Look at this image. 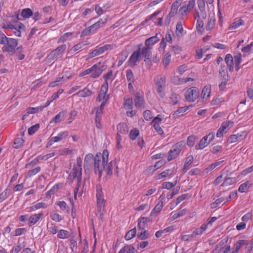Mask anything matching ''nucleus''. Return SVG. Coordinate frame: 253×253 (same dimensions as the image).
Returning <instances> with one entry per match:
<instances>
[{
    "mask_svg": "<svg viewBox=\"0 0 253 253\" xmlns=\"http://www.w3.org/2000/svg\"><path fill=\"white\" fill-rule=\"evenodd\" d=\"M0 44H4L2 47V51L8 52L10 55L15 54L19 60H21L25 57L22 54L23 48L22 45L17 47L18 41L15 39L7 38L5 35L0 31Z\"/></svg>",
    "mask_w": 253,
    "mask_h": 253,
    "instance_id": "f257e3e1",
    "label": "nucleus"
},
{
    "mask_svg": "<svg viewBox=\"0 0 253 253\" xmlns=\"http://www.w3.org/2000/svg\"><path fill=\"white\" fill-rule=\"evenodd\" d=\"M108 156L109 153L106 149L103 150L102 154L97 153L96 154V159L93 166L94 172L98 175L99 178H100L103 171L105 169V166L108 161Z\"/></svg>",
    "mask_w": 253,
    "mask_h": 253,
    "instance_id": "f03ea898",
    "label": "nucleus"
},
{
    "mask_svg": "<svg viewBox=\"0 0 253 253\" xmlns=\"http://www.w3.org/2000/svg\"><path fill=\"white\" fill-rule=\"evenodd\" d=\"M106 68V65L101 64L100 62H98L93 65L90 68L82 72L80 76L83 77L91 73L90 77L91 78H96L102 74Z\"/></svg>",
    "mask_w": 253,
    "mask_h": 253,
    "instance_id": "7ed1b4c3",
    "label": "nucleus"
},
{
    "mask_svg": "<svg viewBox=\"0 0 253 253\" xmlns=\"http://www.w3.org/2000/svg\"><path fill=\"white\" fill-rule=\"evenodd\" d=\"M155 84L156 86V90L159 96L164 98L165 96L164 92L166 87V78L163 75H159L155 77L154 79Z\"/></svg>",
    "mask_w": 253,
    "mask_h": 253,
    "instance_id": "20e7f679",
    "label": "nucleus"
},
{
    "mask_svg": "<svg viewBox=\"0 0 253 253\" xmlns=\"http://www.w3.org/2000/svg\"><path fill=\"white\" fill-rule=\"evenodd\" d=\"M96 198L98 211H101L104 208L105 200L101 186L99 184L96 185Z\"/></svg>",
    "mask_w": 253,
    "mask_h": 253,
    "instance_id": "39448f33",
    "label": "nucleus"
},
{
    "mask_svg": "<svg viewBox=\"0 0 253 253\" xmlns=\"http://www.w3.org/2000/svg\"><path fill=\"white\" fill-rule=\"evenodd\" d=\"M66 48V45L63 44L51 51L46 58L47 61L48 62H50L52 60H54L57 57L63 53Z\"/></svg>",
    "mask_w": 253,
    "mask_h": 253,
    "instance_id": "423d86ee",
    "label": "nucleus"
},
{
    "mask_svg": "<svg viewBox=\"0 0 253 253\" xmlns=\"http://www.w3.org/2000/svg\"><path fill=\"white\" fill-rule=\"evenodd\" d=\"M199 91L197 87H192L189 88L185 93L186 99L190 101H194L199 96Z\"/></svg>",
    "mask_w": 253,
    "mask_h": 253,
    "instance_id": "0eeeda50",
    "label": "nucleus"
},
{
    "mask_svg": "<svg viewBox=\"0 0 253 253\" xmlns=\"http://www.w3.org/2000/svg\"><path fill=\"white\" fill-rule=\"evenodd\" d=\"M76 178L77 179V184L79 187L82 181V170L79 169V168L77 169L74 167L71 170L68 179L69 180L73 181V180Z\"/></svg>",
    "mask_w": 253,
    "mask_h": 253,
    "instance_id": "6e6552de",
    "label": "nucleus"
},
{
    "mask_svg": "<svg viewBox=\"0 0 253 253\" xmlns=\"http://www.w3.org/2000/svg\"><path fill=\"white\" fill-rule=\"evenodd\" d=\"M134 105L137 109H142L145 108V100L143 94L137 92L134 94Z\"/></svg>",
    "mask_w": 253,
    "mask_h": 253,
    "instance_id": "1a4fd4ad",
    "label": "nucleus"
},
{
    "mask_svg": "<svg viewBox=\"0 0 253 253\" xmlns=\"http://www.w3.org/2000/svg\"><path fill=\"white\" fill-rule=\"evenodd\" d=\"M142 44L138 45V50L135 51L129 58L128 62L130 66H134L136 63L138 61L140 57V46Z\"/></svg>",
    "mask_w": 253,
    "mask_h": 253,
    "instance_id": "9d476101",
    "label": "nucleus"
},
{
    "mask_svg": "<svg viewBox=\"0 0 253 253\" xmlns=\"http://www.w3.org/2000/svg\"><path fill=\"white\" fill-rule=\"evenodd\" d=\"M180 151L181 148L180 146L178 145V144H176L175 146H173L172 149L169 151L168 157V160L170 161L174 159L180 153Z\"/></svg>",
    "mask_w": 253,
    "mask_h": 253,
    "instance_id": "9b49d317",
    "label": "nucleus"
},
{
    "mask_svg": "<svg viewBox=\"0 0 253 253\" xmlns=\"http://www.w3.org/2000/svg\"><path fill=\"white\" fill-rule=\"evenodd\" d=\"M108 82L106 81H105L104 83L102 85L100 92L97 98V101L100 102L105 98L106 94L108 91Z\"/></svg>",
    "mask_w": 253,
    "mask_h": 253,
    "instance_id": "f8f14e48",
    "label": "nucleus"
},
{
    "mask_svg": "<svg viewBox=\"0 0 253 253\" xmlns=\"http://www.w3.org/2000/svg\"><path fill=\"white\" fill-rule=\"evenodd\" d=\"M140 56H143L146 60H150L152 57V53H151V47L150 46H145L140 48Z\"/></svg>",
    "mask_w": 253,
    "mask_h": 253,
    "instance_id": "ddd939ff",
    "label": "nucleus"
},
{
    "mask_svg": "<svg viewBox=\"0 0 253 253\" xmlns=\"http://www.w3.org/2000/svg\"><path fill=\"white\" fill-rule=\"evenodd\" d=\"M68 135V133L67 131H63L58 133L57 136L51 137L49 140L50 145H51L53 142H57L62 140L66 137Z\"/></svg>",
    "mask_w": 253,
    "mask_h": 253,
    "instance_id": "4468645a",
    "label": "nucleus"
},
{
    "mask_svg": "<svg viewBox=\"0 0 253 253\" xmlns=\"http://www.w3.org/2000/svg\"><path fill=\"white\" fill-rule=\"evenodd\" d=\"M96 159V156H94L93 154L89 153L87 154L84 160V167L88 169V167L93 165Z\"/></svg>",
    "mask_w": 253,
    "mask_h": 253,
    "instance_id": "2eb2a0df",
    "label": "nucleus"
},
{
    "mask_svg": "<svg viewBox=\"0 0 253 253\" xmlns=\"http://www.w3.org/2000/svg\"><path fill=\"white\" fill-rule=\"evenodd\" d=\"M182 1V0H176L172 3L171 10L169 12L170 16H174L177 13L178 7L181 4Z\"/></svg>",
    "mask_w": 253,
    "mask_h": 253,
    "instance_id": "dca6fc26",
    "label": "nucleus"
},
{
    "mask_svg": "<svg viewBox=\"0 0 253 253\" xmlns=\"http://www.w3.org/2000/svg\"><path fill=\"white\" fill-rule=\"evenodd\" d=\"M225 62L228 67L230 72H232L234 70L233 58L230 54H227L225 56Z\"/></svg>",
    "mask_w": 253,
    "mask_h": 253,
    "instance_id": "f3484780",
    "label": "nucleus"
},
{
    "mask_svg": "<svg viewBox=\"0 0 253 253\" xmlns=\"http://www.w3.org/2000/svg\"><path fill=\"white\" fill-rule=\"evenodd\" d=\"M210 144L208 140L207 137L205 136L200 141L199 144L195 146L196 150L203 149Z\"/></svg>",
    "mask_w": 253,
    "mask_h": 253,
    "instance_id": "a211bd4d",
    "label": "nucleus"
},
{
    "mask_svg": "<svg viewBox=\"0 0 253 253\" xmlns=\"http://www.w3.org/2000/svg\"><path fill=\"white\" fill-rule=\"evenodd\" d=\"M43 213L42 212L39 214H35L31 215L30 217V221L29 222V225L31 226L35 224L40 219V218L43 216Z\"/></svg>",
    "mask_w": 253,
    "mask_h": 253,
    "instance_id": "6ab92c4d",
    "label": "nucleus"
},
{
    "mask_svg": "<svg viewBox=\"0 0 253 253\" xmlns=\"http://www.w3.org/2000/svg\"><path fill=\"white\" fill-rule=\"evenodd\" d=\"M65 112L62 111L57 114L50 122V124L52 123H58L63 121L65 118Z\"/></svg>",
    "mask_w": 253,
    "mask_h": 253,
    "instance_id": "aec40b11",
    "label": "nucleus"
},
{
    "mask_svg": "<svg viewBox=\"0 0 253 253\" xmlns=\"http://www.w3.org/2000/svg\"><path fill=\"white\" fill-rule=\"evenodd\" d=\"M157 36L158 34H156L155 36L147 39L145 42V46H150L157 42L159 41V38Z\"/></svg>",
    "mask_w": 253,
    "mask_h": 253,
    "instance_id": "412c9836",
    "label": "nucleus"
},
{
    "mask_svg": "<svg viewBox=\"0 0 253 253\" xmlns=\"http://www.w3.org/2000/svg\"><path fill=\"white\" fill-rule=\"evenodd\" d=\"M243 135L238 133L237 134H233L230 135L228 138V142L229 143H233L238 141H241L243 140Z\"/></svg>",
    "mask_w": 253,
    "mask_h": 253,
    "instance_id": "4be33fe9",
    "label": "nucleus"
},
{
    "mask_svg": "<svg viewBox=\"0 0 253 253\" xmlns=\"http://www.w3.org/2000/svg\"><path fill=\"white\" fill-rule=\"evenodd\" d=\"M117 130L119 133L126 134L128 132V128L126 123H122L118 125Z\"/></svg>",
    "mask_w": 253,
    "mask_h": 253,
    "instance_id": "5701e85b",
    "label": "nucleus"
},
{
    "mask_svg": "<svg viewBox=\"0 0 253 253\" xmlns=\"http://www.w3.org/2000/svg\"><path fill=\"white\" fill-rule=\"evenodd\" d=\"M106 19H105V21H103L102 19H100L97 22L91 25L90 28H91L92 32H94L100 28L103 27L106 22Z\"/></svg>",
    "mask_w": 253,
    "mask_h": 253,
    "instance_id": "b1692460",
    "label": "nucleus"
},
{
    "mask_svg": "<svg viewBox=\"0 0 253 253\" xmlns=\"http://www.w3.org/2000/svg\"><path fill=\"white\" fill-rule=\"evenodd\" d=\"M92 94V92L87 87L84 88L83 90H80L75 95L82 97H86L90 96Z\"/></svg>",
    "mask_w": 253,
    "mask_h": 253,
    "instance_id": "393cba45",
    "label": "nucleus"
},
{
    "mask_svg": "<svg viewBox=\"0 0 253 253\" xmlns=\"http://www.w3.org/2000/svg\"><path fill=\"white\" fill-rule=\"evenodd\" d=\"M135 251V248L131 245H126L122 248L119 252V253H134Z\"/></svg>",
    "mask_w": 253,
    "mask_h": 253,
    "instance_id": "a878e982",
    "label": "nucleus"
},
{
    "mask_svg": "<svg viewBox=\"0 0 253 253\" xmlns=\"http://www.w3.org/2000/svg\"><path fill=\"white\" fill-rule=\"evenodd\" d=\"M116 166V162L113 161H111L109 164L105 166V169L106 174L107 175L111 176L113 174L112 169L113 168Z\"/></svg>",
    "mask_w": 253,
    "mask_h": 253,
    "instance_id": "bb28decb",
    "label": "nucleus"
},
{
    "mask_svg": "<svg viewBox=\"0 0 253 253\" xmlns=\"http://www.w3.org/2000/svg\"><path fill=\"white\" fill-rule=\"evenodd\" d=\"M248 242L245 240H240L238 241L236 243L234 244L233 250V251L235 252L236 253L238 252L239 250L241 249L242 246L245 245L246 244V242Z\"/></svg>",
    "mask_w": 253,
    "mask_h": 253,
    "instance_id": "cd10ccee",
    "label": "nucleus"
},
{
    "mask_svg": "<svg viewBox=\"0 0 253 253\" xmlns=\"http://www.w3.org/2000/svg\"><path fill=\"white\" fill-rule=\"evenodd\" d=\"M104 53L101 46H97L95 49L91 52L89 54V58H92Z\"/></svg>",
    "mask_w": 253,
    "mask_h": 253,
    "instance_id": "c85d7f7f",
    "label": "nucleus"
},
{
    "mask_svg": "<svg viewBox=\"0 0 253 253\" xmlns=\"http://www.w3.org/2000/svg\"><path fill=\"white\" fill-rule=\"evenodd\" d=\"M211 93V85H206L202 90L201 95L203 99L209 97Z\"/></svg>",
    "mask_w": 253,
    "mask_h": 253,
    "instance_id": "c756f323",
    "label": "nucleus"
},
{
    "mask_svg": "<svg viewBox=\"0 0 253 253\" xmlns=\"http://www.w3.org/2000/svg\"><path fill=\"white\" fill-rule=\"evenodd\" d=\"M195 18L196 19L197 17H195ZM197 18L198 20L196 25L197 30L199 32H202L204 31V22L202 20L200 19L199 13H197Z\"/></svg>",
    "mask_w": 253,
    "mask_h": 253,
    "instance_id": "7c9ffc66",
    "label": "nucleus"
},
{
    "mask_svg": "<svg viewBox=\"0 0 253 253\" xmlns=\"http://www.w3.org/2000/svg\"><path fill=\"white\" fill-rule=\"evenodd\" d=\"M132 99L131 98H124V106L125 109L131 110L132 109Z\"/></svg>",
    "mask_w": 253,
    "mask_h": 253,
    "instance_id": "2f4dec72",
    "label": "nucleus"
},
{
    "mask_svg": "<svg viewBox=\"0 0 253 253\" xmlns=\"http://www.w3.org/2000/svg\"><path fill=\"white\" fill-rule=\"evenodd\" d=\"M227 69L226 67L223 65H221L220 68L219 70V74L221 77H222L225 80H227L228 76H227Z\"/></svg>",
    "mask_w": 253,
    "mask_h": 253,
    "instance_id": "473e14b6",
    "label": "nucleus"
},
{
    "mask_svg": "<svg viewBox=\"0 0 253 253\" xmlns=\"http://www.w3.org/2000/svg\"><path fill=\"white\" fill-rule=\"evenodd\" d=\"M136 228L134 227L133 229L130 230L126 234L125 236V239L126 240H129L134 237L136 235Z\"/></svg>",
    "mask_w": 253,
    "mask_h": 253,
    "instance_id": "72a5a7b5",
    "label": "nucleus"
},
{
    "mask_svg": "<svg viewBox=\"0 0 253 253\" xmlns=\"http://www.w3.org/2000/svg\"><path fill=\"white\" fill-rule=\"evenodd\" d=\"M70 236V233L68 231L63 229L60 230L57 235L59 238L63 239H67L69 238Z\"/></svg>",
    "mask_w": 253,
    "mask_h": 253,
    "instance_id": "f704fd0d",
    "label": "nucleus"
},
{
    "mask_svg": "<svg viewBox=\"0 0 253 253\" xmlns=\"http://www.w3.org/2000/svg\"><path fill=\"white\" fill-rule=\"evenodd\" d=\"M188 106H185L179 108L174 112V113L173 114V116L174 117H178L181 116L183 113L185 112L188 110Z\"/></svg>",
    "mask_w": 253,
    "mask_h": 253,
    "instance_id": "c9c22d12",
    "label": "nucleus"
},
{
    "mask_svg": "<svg viewBox=\"0 0 253 253\" xmlns=\"http://www.w3.org/2000/svg\"><path fill=\"white\" fill-rule=\"evenodd\" d=\"M163 207V202L162 201H160L151 211V215H153L155 213H158L160 212V211L162 210Z\"/></svg>",
    "mask_w": 253,
    "mask_h": 253,
    "instance_id": "e433bc0d",
    "label": "nucleus"
},
{
    "mask_svg": "<svg viewBox=\"0 0 253 253\" xmlns=\"http://www.w3.org/2000/svg\"><path fill=\"white\" fill-rule=\"evenodd\" d=\"M251 186L250 182L248 181L243 184H242L239 187L238 191L240 192L243 193L245 192Z\"/></svg>",
    "mask_w": 253,
    "mask_h": 253,
    "instance_id": "4c0bfd02",
    "label": "nucleus"
},
{
    "mask_svg": "<svg viewBox=\"0 0 253 253\" xmlns=\"http://www.w3.org/2000/svg\"><path fill=\"white\" fill-rule=\"evenodd\" d=\"M33 15V12L30 8H25L21 12V16L24 18H29Z\"/></svg>",
    "mask_w": 253,
    "mask_h": 253,
    "instance_id": "58836bf2",
    "label": "nucleus"
},
{
    "mask_svg": "<svg viewBox=\"0 0 253 253\" xmlns=\"http://www.w3.org/2000/svg\"><path fill=\"white\" fill-rule=\"evenodd\" d=\"M149 237V231L148 230H141L140 233L137 235V238L140 240H145Z\"/></svg>",
    "mask_w": 253,
    "mask_h": 253,
    "instance_id": "ea45409f",
    "label": "nucleus"
},
{
    "mask_svg": "<svg viewBox=\"0 0 253 253\" xmlns=\"http://www.w3.org/2000/svg\"><path fill=\"white\" fill-rule=\"evenodd\" d=\"M244 24V21L240 19L238 21L233 22L229 27L230 29H235L238 28L240 26Z\"/></svg>",
    "mask_w": 253,
    "mask_h": 253,
    "instance_id": "a19ab883",
    "label": "nucleus"
},
{
    "mask_svg": "<svg viewBox=\"0 0 253 253\" xmlns=\"http://www.w3.org/2000/svg\"><path fill=\"white\" fill-rule=\"evenodd\" d=\"M24 140L21 138H17L14 140L13 147L16 149L19 148L23 145Z\"/></svg>",
    "mask_w": 253,
    "mask_h": 253,
    "instance_id": "79ce46f5",
    "label": "nucleus"
},
{
    "mask_svg": "<svg viewBox=\"0 0 253 253\" xmlns=\"http://www.w3.org/2000/svg\"><path fill=\"white\" fill-rule=\"evenodd\" d=\"M9 191L8 189L6 188L0 194V203L3 201L9 196Z\"/></svg>",
    "mask_w": 253,
    "mask_h": 253,
    "instance_id": "37998d69",
    "label": "nucleus"
},
{
    "mask_svg": "<svg viewBox=\"0 0 253 253\" xmlns=\"http://www.w3.org/2000/svg\"><path fill=\"white\" fill-rule=\"evenodd\" d=\"M39 127L40 125L39 124L32 126L28 128L29 134L30 135H33L39 129Z\"/></svg>",
    "mask_w": 253,
    "mask_h": 253,
    "instance_id": "c03bdc74",
    "label": "nucleus"
},
{
    "mask_svg": "<svg viewBox=\"0 0 253 253\" xmlns=\"http://www.w3.org/2000/svg\"><path fill=\"white\" fill-rule=\"evenodd\" d=\"M139 134V130L136 128L132 129L129 133V137L131 140H135Z\"/></svg>",
    "mask_w": 253,
    "mask_h": 253,
    "instance_id": "a18cd8bd",
    "label": "nucleus"
},
{
    "mask_svg": "<svg viewBox=\"0 0 253 253\" xmlns=\"http://www.w3.org/2000/svg\"><path fill=\"white\" fill-rule=\"evenodd\" d=\"M41 170V168L40 167H38L35 168V169L30 170L28 173L27 177H30L33 175L37 174Z\"/></svg>",
    "mask_w": 253,
    "mask_h": 253,
    "instance_id": "49530a36",
    "label": "nucleus"
},
{
    "mask_svg": "<svg viewBox=\"0 0 253 253\" xmlns=\"http://www.w3.org/2000/svg\"><path fill=\"white\" fill-rule=\"evenodd\" d=\"M172 171L169 169H168L160 173L158 176V179H160L162 178L165 177L168 175H170L172 174Z\"/></svg>",
    "mask_w": 253,
    "mask_h": 253,
    "instance_id": "de8ad7c7",
    "label": "nucleus"
},
{
    "mask_svg": "<svg viewBox=\"0 0 253 253\" xmlns=\"http://www.w3.org/2000/svg\"><path fill=\"white\" fill-rule=\"evenodd\" d=\"M224 199H225L223 197L217 199L215 202L211 204V208L215 209L217 208L224 200Z\"/></svg>",
    "mask_w": 253,
    "mask_h": 253,
    "instance_id": "09e8293b",
    "label": "nucleus"
},
{
    "mask_svg": "<svg viewBox=\"0 0 253 253\" xmlns=\"http://www.w3.org/2000/svg\"><path fill=\"white\" fill-rule=\"evenodd\" d=\"M215 21V18L214 17L213 18L211 17L208 21V23L206 27V29L207 30H209L212 29L214 26Z\"/></svg>",
    "mask_w": 253,
    "mask_h": 253,
    "instance_id": "8fccbe9b",
    "label": "nucleus"
},
{
    "mask_svg": "<svg viewBox=\"0 0 253 253\" xmlns=\"http://www.w3.org/2000/svg\"><path fill=\"white\" fill-rule=\"evenodd\" d=\"M190 197V195H189L188 194H182L179 196H178L176 200V205H178L179 203H180L181 201L185 199H187Z\"/></svg>",
    "mask_w": 253,
    "mask_h": 253,
    "instance_id": "3c124183",
    "label": "nucleus"
},
{
    "mask_svg": "<svg viewBox=\"0 0 253 253\" xmlns=\"http://www.w3.org/2000/svg\"><path fill=\"white\" fill-rule=\"evenodd\" d=\"M196 137L194 135H190L187 138V144L190 146L192 147L194 145Z\"/></svg>",
    "mask_w": 253,
    "mask_h": 253,
    "instance_id": "603ef678",
    "label": "nucleus"
},
{
    "mask_svg": "<svg viewBox=\"0 0 253 253\" xmlns=\"http://www.w3.org/2000/svg\"><path fill=\"white\" fill-rule=\"evenodd\" d=\"M126 76L127 80L128 82H133L134 80V76L132 71L130 69H128L126 71Z\"/></svg>",
    "mask_w": 253,
    "mask_h": 253,
    "instance_id": "864d4df0",
    "label": "nucleus"
},
{
    "mask_svg": "<svg viewBox=\"0 0 253 253\" xmlns=\"http://www.w3.org/2000/svg\"><path fill=\"white\" fill-rule=\"evenodd\" d=\"M24 26V25L22 23H20V24H19L18 26H16L15 29H14L13 30V32L14 35L17 37H20L21 32L19 29L22 28Z\"/></svg>",
    "mask_w": 253,
    "mask_h": 253,
    "instance_id": "5fc2aeb1",
    "label": "nucleus"
},
{
    "mask_svg": "<svg viewBox=\"0 0 253 253\" xmlns=\"http://www.w3.org/2000/svg\"><path fill=\"white\" fill-rule=\"evenodd\" d=\"M233 125V122L231 121H225L222 123L221 126L220 127V129L223 131L229 126H232Z\"/></svg>",
    "mask_w": 253,
    "mask_h": 253,
    "instance_id": "6e6d98bb",
    "label": "nucleus"
},
{
    "mask_svg": "<svg viewBox=\"0 0 253 253\" xmlns=\"http://www.w3.org/2000/svg\"><path fill=\"white\" fill-rule=\"evenodd\" d=\"M234 182V179L232 177H226L225 178L224 181L222 184L223 186H227L232 185Z\"/></svg>",
    "mask_w": 253,
    "mask_h": 253,
    "instance_id": "4d7b16f0",
    "label": "nucleus"
},
{
    "mask_svg": "<svg viewBox=\"0 0 253 253\" xmlns=\"http://www.w3.org/2000/svg\"><path fill=\"white\" fill-rule=\"evenodd\" d=\"M50 217L53 220L56 222H59L62 220V217L59 214L53 213L50 214Z\"/></svg>",
    "mask_w": 253,
    "mask_h": 253,
    "instance_id": "13d9d810",
    "label": "nucleus"
},
{
    "mask_svg": "<svg viewBox=\"0 0 253 253\" xmlns=\"http://www.w3.org/2000/svg\"><path fill=\"white\" fill-rule=\"evenodd\" d=\"M176 184V181H175L174 183L170 182H166L163 183V188L169 190L173 188Z\"/></svg>",
    "mask_w": 253,
    "mask_h": 253,
    "instance_id": "bf43d9fd",
    "label": "nucleus"
},
{
    "mask_svg": "<svg viewBox=\"0 0 253 253\" xmlns=\"http://www.w3.org/2000/svg\"><path fill=\"white\" fill-rule=\"evenodd\" d=\"M170 50L175 54H179L181 51V48L179 45H175L171 46Z\"/></svg>",
    "mask_w": 253,
    "mask_h": 253,
    "instance_id": "052dcab7",
    "label": "nucleus"
},
{
    "mask_svg": "<svg viewBox=\"0 0 253 253\" xmlns=\"http://www.w3.org/2000/svg\"><path fill=\"white\" fill-rule=\"evenodd\" d=\"M212 149L211 152L213 154H216L218 152H222L223 150V148L220 145H214V144H212Z\"/></svg>",
    "mask_w": 253,
    "mask_h": 253,
    "instance_id": "680f3d73",
    "label": "nucleus"
},
{
    "mask_svg": "<svg viewBox=\"0 0 253 253\" xmlns=\"http://www.w3.org/2000/svg\"><path fill=\"white\" fill-rule=\"evenodd\" d=\"M198 5L199 9L201 12H203L205 10V2L204 0H198Z\"/></svg>",
    "mask_w": 253,
    "mask_h": 253,
    "instance_id": "e2e57ef3",
    "label": "nucleus"
},
{
    "mask_svg": "<svg viewBox=\"0 0 253 253\" xmlns=\"http://www.w3.org/2000/svg\"><path fill=\"white\" fill-rule=\"evenodd\" d=\"M26 231H27V230L25 228H17L15 230V233L13 235V236H20V235L24 234V233H25L26 232Z\"/></svg>",
    "mask_w": 253,
    "mask_h": 253,
    "instance_id": "0e129e2a",
    "label": "nucleus"
},
{
    "mask_svg": "<svg viewBox=\"0 0 253 253\" xmlns=\"http://www.w3.org/2000/svg\"><path fill=\"white\" fill-rule=\"evenodd\" d=\"M57 205L59 206L62 210H67L69 211V208L64 201H60L57 203Z\"/></svg>",
    "mask_w": 253,
    "mask_h": 253,
    "instance_id": "69168bd1",
    "label": "nucleus"
},
{
    "mask_svg": "<svg viewBox=\"0 0 253 253\" xmlns=\"http://www.w3.org/2000/svg\"><path fill=\"white\" fill-rule=\"evenodd\" d=\"M144 119L147 121H149L152 118V112L148 110L145 111L143 113Z\"/></svg>",
    "mask_w": 253,
    "mask_h": 253,
    "instance_id": "338daca9",
    "label": "nucleus"
},
{
    "mask_svg": "<svg viewBox=\"0 0 253 253\" xmlns=\"http://www.w3.org/2000/svg\"><path fill=\"white\" fill-rule=\"evenodd\" d=\"M171 56L170 54H169V53H167L164 56V59L163 60V64L165 65L166 66L168 65L169 64V62L170 61V58Z\"/></svg>",
    "mask_w": 253,
    "mask_h": 253,
    "instance_id": "774afa93",
    "label": "nucleus"
}]
</instances>
